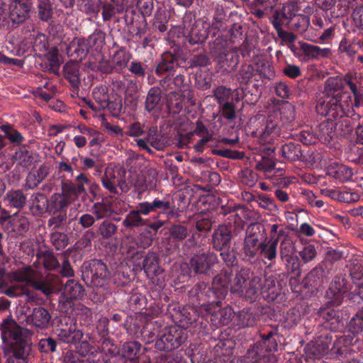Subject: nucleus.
<instances>
[{
	"label": "nucleus",
	"instance_id": "nucleus-40",
	"mask_svg": "<svg viewBox=\"0 0 363 363\" xmlns=\"http://www.w3.org/2000/svg\"><path fill=\"white\" fill-rule=\"evenodd\" d=\"M327 174L341 182L351 180L353 176L352 169L351 168L337 162L332 163L328 167Z\"/></svg>",
	"mask_w": 363,
	"mask_h": 363
},
{
	"label": "nucleus",
	"instance_id": "nucleus-38",
	"mask_svg": "<svg viewBox=\"0 0 363 363\" xmlns=\"http://www.w3.org/2000/svg\"><path fill=\"white\" fill-rule=\"evenodd\" d=\"M128 70L132 74L139 79H144L147 76L150 84H154L156 81V79L152 75L153 67H149L144 62L133 61L130 64Z\"/></svg>",
	"mask_w": 363,
	"mask_h": 363
},
{
	"label": "nucleus",
	"instance_id": "nucleus-28",
	"mask_svg": "<svg viewBox=\"0 0 363 363\" xmlns=\"http://www.w3.org/2000/svg\"><path fill=\"white\" fill-rule=\"evenodd\" d=\"M63 73L64 77L69 82L72 91L78 92L81 84L79 63L72 60L69 61L63 66Z\"/></svg>",
	"mask_w": 363,
	"mask_h": 363
},
{
	"label": "nucleus",
	"instance_id": "nucleus-59",
	"mask_svg": "<svg viewBox=\"0 0 363 363\" xmlns=\"http://www.w3.org/2000/svg\"><path fill=\"white\" fill-rule=\"evenodd\" d=\"M131 55L124 50L116 51L113 57L112 62L115 67L116 73L120 74L128 67Z\"/></svg>",
	"mask_w": 363,
	"mask_h": 363
},
{
	"label": "nucleus",
	"instance_id": "nucleus-33",
	"mask_svg": "<svg viewBox=\"0 0 363 363\" xmlns=\"http://www.w3.org/2000/svg\"><path fill=\"white\" fill-rule=\"evenodd\" d=\"M218 66L224 72H230L235 69L240 62V56L237 52L228 50L215 60Z\"/></svg>",
	"mask_w": 363,
	"mask_h": 363
},
{
	"label": "nucleus",
	"instance_id": "nucleus-12",
	"mask_svg": "<svg viewBox=\"0 0 363 363\" xmlns=\"http://www.w3.org/2000/svg\"><path fill=\"white\" fill-rule=\"evenodd\" d=\"M233 238V226L230 223H222L216 226L211 235V245L214 250L230 248Z\"/></svg>",
	"mask_w": 363,
	"mask_h": 363
},
{
	"label": "nucleus",
	"instance_id": "nucleus-1",
	"mask_svg": "<svg viewBox=\"0 0 363 363\" xmlns=\"http://www.w3.org/2000/svg\"><path fill=\"white\" fill-rule=\"evenodd\" d=\"M352 107V96L344 91L342 77H328L324 83L323 96L318 101L315 106L317 113L336 119L347 116Z\"/></svg>",
	"mask_w": 363,
	"mask_h": 363
},
{
	"label": "nucleus",
	"instance_id": "nucleus-8",
	"mask_svg": "<svg viewBox=\"0 0 363 363\" xmlns=\"http://www.w3.org/2000/svg\"><path fill=\"white\" fill-rule=\"evenodd\" d=\"M126 171L123 167H106L101 177L103 186L111 194H118V187L122 192H128L130 186L124 179Z\"/></svg>",
	"mask_w": 363,
	"mask_h": 363
},
{
	"label": "nucleus",
	"instance_id": "nucleus-3",
	"mask_svg": "<svg viewBox=\"0 0 363 363\" xmlns=\"http://www.w3.org/2000/svg\"><path fill=\"white\" fill-rule=\"evenodd\" d=\"M110 275L106 264L101 259H91L82 267V279L90 287L104 286Z\"/></svg>",
	"mask_w": 363,
	"mask_h": 363
},
{
	"label": "nucleus",
	"instance_id": "nucleus-63",
	"mask_svg": "<svg viewBox=\"0 0 363 363\" xmlns=\"http://www.w3.org/2000/svg\"><path fill=\"white\" fill-rule=\"evenodd\" d=\"M13 157L18 162V164L25 168L31 167L35 162L33 152L26 148L16 152Z\"/></svg>",
	"mask_w": 363,
	"mask_h": 363
},
{
	"label": "nucleus",
	"instance_id": "nucleus-30",
	"mask_svg": "<svg viewBox=\"0 0 363 363\" xmlns=\"http://www.w3.org/2000/svg\"><path fill=\"white\" fill-rule=\"evenodd\" d=\"M57 337L59 340L67 344L80 343L83 337V333L81 330L77 329L75 324L65 325L57 329Z\"/></svg>",
	"mask_w": 363,
	"mask_h": 363
},
{
	"label": "nucleus",
	"instance_id": "nucleus-11",
	"mask_svg": "<svg viewBox=\"0 0 363 363\" xmlns=\"http://www.w3.org/2000/svg\"><path fill=\"white\" fill-rule=\"evenodd\" d=\"M342 312L340 309L321 306L317 311L318 317L322 320L320 328L332 332L340 331L344 327Z\"/></svg>",
	"mask_w": 363,
	"mask_h": 363
},
{
	"label": "nucleus",
	"instance_id": "nucleus-10",
	"mask_svg": "<svg viewBox=\"0 0 363 363\" xmlns=\"http://www.w3.org/2000/svg\"><path fill=\"white\" fill-rule=\"evenodd\" d=\"M23 318L24 319L21 320L22 324L25 323L37 330L48 329L52 321V315L49 311L41 306H35L32 309L28 308Z\"/></svg>",
	"mask_w": 363,
	"mask_h": 363
},
{
	"label": "nucleus",
	"instance_id": "nucleus-64",
	"mask_svg": "<svg viewBox=\"0 0 363 363\" xmlns=\"http://www.w3.org/2000/svg\"><path fill=\"white\" fill-rule=\"evenodd\" d=\"M131 270L127 266H120L117 267L114 273V282L118 286H125L131 281Z\"/></svg>",
	"mask_w": 363,
	"mask_h": 363
},
{
	"label": "nucleus",
	"instance_id": "nucleus-41",
	"mask_svg": "<svg viewBox=\"0 0 363 363\" xmlns=\"http://www.w3.org/2000/svg\"><path fill=\"white\" fill-rule=\"evenodd\" d=\"M300 50L308 59L328 58L332 55L330 48H320L317 45L305 42L300 43Z\"/></svg>",
	"mask_w": 363,
	"mask_h": 363
},
{
	"label": "nucleus",
	"instance_id": "nucleus-35",
	"mask_svg": "<svg viewBox=\"0 0 363 363\" xmlns=\"http://www.w3.org/2000/svg\"><path fill=\"white\" fill-rule=\"evenodd\" d=\"M36 257L46 270L54 271L60 267V262L52 249L40 248L36 253Z\"/></svg>",
	"mask_w": 363,
	"mask_h": 363
},
{
	"label": "nucleus",
	"instance_id": "nucleus-4",
	"mask_svg": "<svg viewBox=\"0 0 363 363\" xmlns=\"http://www.w3.org/2000/svg\"><path fill=\"white\" fill-rule=\"evenodd\" d=\"M179 55L176 52V49L173 51H165L160 57V58L155 62L153 67V70L156 76L160 77L158 83L159 85L163 89V84H167V79L171 80L174 79L177 74L176 72L178 68L180 67L179 63Z\"/></svg>",
	"mask_w": 363,
	"mask_h": 363
},
{
	"label": "nucleus",
	"instance_id": "nucleus-54",
	"mask_svg": "<svg viewBox=\"0 0 363 363\" xmlns=\"http://www.w3.org/2000/svg\"><path fill=\"white\" fill-rule=\"evenodd\" d=\"M118 231V226L111 220L105 219L98 224L97 234L104 240L111 239Z\"/></svg>",
	"mask_w": 363,
	"mask_h": 363
},
{
	"label": "nucleus",
	"instance_id": "nucleus-34",
	"mask_svg": "<svg viewBox=\"0 0 363 363\" xmlns=\"http://www.w3.org/2000/svg\"><path fill=\"white\" fill-rule=\"evenodd\" d=\"M258 319L254 308L245 307L236 314V325L239 328H252L257 325Z\"/></svg>",
	"mask_w": 363,
	"mask_h": 363
},
{
	"label": "nucleus",
	"instance_id": "nucleus-7",
	"mask_svg": "<svg viewBox=\"0 0 363 363\" xmlns=\"http://www.w3.org/2000/svg\"><path fill=\"white\" fill-rule=\"evenodd\" d=\"M183 328L177 325L164 328L155 338V347L160 351L171 352L180 347L186 340Z\"/></svg>",
	"mask_w": 363,
	"mask_h": 363
},
{
	"label": "nucleus",
	"instance_id": "nucleus-58",
	"mask_svg": "<svg viewBox=\"0 0 363 363\" xmlns=\"http://www.w3.org/2000/svg\"><path fill=\"white\" fill-rule=\"evenodd\" d=\"M256 77V70L251 64H242L235 74L236 79L240 84L247 85L253 77Z\"/></svg>",
	"mask_w": 363,
	"mask_h": 363
},
{
	"label": "nucleus",
	"instance_id": "nucleus-13",
	"mask_svg": "<svg viewBox=\"0 0 363 363\" xmlns=\"http://www.w3.org/2000/svg\"><path fill=\"white\" fill-rule=\"evenodd\" d=\"M167 84H163L164 91H169L172 89H177L179 92V95L183 101L192 104V100L194 97V93L189 82L186 79V77L183 74H177L175 76L174 79H172L171 82L167 79Z\"/></svg>",
	"mask_w": 363,
	"mask_h": 363
},
{
	"label": "nucleus",
	"instance_id": "nucleus-26",
	"mask_svg": "<svg viewBox=\"0 0 363 363\" xmlns=\"http://www.w3.org/2000/svg\"><path fill=\"white\" fill-rule=\"evenodd\" d=\"M208 30L209 26L205 22L195 23L186 36V40L191 45H201L208 37Z\"/></svg>",
	"mask_w": 363,
	"mask_h": 363
},
{
	"label": "nucleus",
	"instance_id": "nucleus-55",
	"mask_svg": "<svg viewBox=\"0 0 363 363\" xmlns=\"http://www.w3.org/2000/svg\"><path fill=\"white\" fill-rule=\"evenodd\" d=\"M278 242V237H271L267 242H262L259 254L269 261L274 260L277 255Z\"/></svg>",
	"mask_w": 363,
	"mask_h": 363
},
{
	"label": "nucleus",
	"instance_id": "nucleus-46",
	"mask_svg": "<svg viewBox=\"0 0 363 363\" xmlns=\"http://www.w3.org/2000/svg\"><path fill=\"white\" fill-rule=\"evenodd\" d=\"M208 49L209 54L215 60L229 50L227 38L223 35H218L213 40L209 41Z\"/></svg>",
	"mask_w": 363,
	"mask_h": 363
},
{
	"label": "nucleus",
	"instance_id": "nucleus-20",
	"mask_svg": "<svg viewBox=\"0 0 363 363\" xmlns=\"http://www.w3.org/2000/svg\"><path fill=\"white\" fill-rule=\"evenodd\" d=\"M66 50L67 55L73 57L74 62H82L89 51L88 40L84 38L74 37L67 46Z\"/></svg>",
	"mask_w": 363,
	"mask_h": 363
},
{
	"label": "nucleus",
	"instance_id": "nucleus-62",
	"mask_svg": "<svg viewBox=\"0 0 363 363\" xmlns=\"http://www.w3.org/2000/svg\"><path fill=\"white\" fill-rule=\"evenodd\" d=\"M62 193L60 194H64L68 199H72V196H77L80 195L81 194L85 192V188L83 184H75L72 182L66 181L62 182Z\"/></svg>",
	"mask_w": 363,
	"mask_h": 363
},
{
	"label": "nucleus",
	"instance_id": "nucleus-52",
	"mask_svg": "<svg viewBox=\"0 0 363 363\" xmlns=\"http://www.w3.org/2000/svg\"><path fill=\"white\" fill-rule=\"evenodd\" d=\"M91 211L96 220L110 218L113 213L111 203L104 201L94 203Z\"/></svg>",
	"mask_w": 363,
	"mask_h": 363
},
{
	"label": "nucleus",
	"instance_id": "nucleus-32",
	"mask_svg": "<svg viewBox=\"0 0 363 363\" xmlns=\"http://www.w3.org/2000/svg\"><path fill=\"white\" fill-rule=\"evenodd\" d=\"M262 285L263 281L262 277L253 274L248 280V283L245 289V294L242 295V298L250 303L255 302L259 294H262Z\"/></svg>",
	"mask_w": 363,
	"mask_h": 363
},
{
	"label": "nucleus",
	"instance_id": "nucleus-43",
	"mask_svg": "<svg viewBox=\"0 0 363 363\" xmlns=\"http://www.w3.org/2000/svg\"><path fill=\"white\" fill-rule=\"evenodd\" d=\"M335 136V125L333 121L328 119L319 124L317 140H319L324 144H330Z\"/></svg>",
	"mask_w": 363,
	"mask_h": 363
},
{
	"label": "nucleus",
	"instance_id": "nucleus-49",
	"mask_svg": "<svg viewBox=\"0 0 363 363\" xmlns=\"http://www.w3.org/2000/svg\"><path fill=\"white\" fill-rule=\"evenodd\" d=\"M26 196L21 189L9 191L4 199L9 207L16 209L23 208L26 203Z\"/></svg>",
	"mask_w": 363,
	"mask_h": 363
},
{
	"label": "nucleus",
	"instance_id": "nucleus-48",
	"mask_svg": "<svg viewBox=\"0 0 363 363\" xmlns=\"http://www.w3.org/2000/svg\"><path fill=\"white\" fill-rule=\"evenodd\" d=\"M101 106L107 108L113 116H118L123 108L122 98L117 94L108 95L101 102Z\"/></svg>",
	"mask_w": 363,
	"mask_h": 363
},
{
	"label": "nucleus",
	"instance_id": "nucleus-22",
	"mask_svg": "<svg viewBox=\"0 0 363 363\" xmlns=\"http://www.w3.org/2000/svg\"><path fill=\"white\" fill-rule=\"evenodd\" d=\"M253 272L248 267H241L236 271L231 282V294L242 298L245 294V289Z\"/></svg>",
	"mask_w": 363,
	"mask_h": 363
},
{
	"label": "nucleus",
	"instance_id": "nucleus-21",
	"mask_svg": "<svg viewBox=\"0 0 363 363\" xmlns=\"http://www.w3.org/2000/svg\"><path fill=\"white\" fill-rule=\"evenodd\" d=\"M62 283L57 275L50 274L44 280L31 281V286L35 290L40 291L44 295L48 296L51 294L61 289Z\"/></svg>",
	"mask_w": 363,
	"mask_h": 363
},
{
	"label": "nucleus",
	"instance_id": "nucleus-17",
	"mask_svg": "<svg viewBox=\"0 0 363 363\" xmlns=\"http://www.w3.org/2000/svg\"><path fill=\"white\" fill-rule=\"evenodd\" d=\"M261 295L269 303L281 300L282 286L275 277L270 275L265 277Z\"/></svg>",
	"mask_w": 363,
	"mask_h": 363
},
{
	"label": "nucleus",
	"instance_id": "nucleus-27",
	"mask_svg": "<svg viewBox=\"0 0 363 363\" xmlns=\"http://www.w3.org/2000/svg\"><path fill=\"white\" fill-rule=\"evenodd\" d=\"M162 90L164 89L161 87V86H155L148 90L145 101V110L147 113H153L162 109Z\"/></svg>",
	"mask_w": 363,
	"mask_h": 363
},
{
	"label": "nucleus",
	"instance_id": "nucleus-61",
	"mask_svg": "<svg viewBox=\"0 0 363 363\" xmlns=\"http://www.w3.org/2000/svg\"><path fill=\"white\" fill-rule=\"evenodd\" d=\"M182 102L179 92L177 89L171 90L167 95V106L174 113H179L182 110Z\"/></svg>",
	"mask_w": 363,
	"mask_h": 363
},
{
	"label": "nucleus",
	"instance_id": "nucleus-2",
	"mask_svg": "<svg viewBox=\"0 0 363 363\" xmlns=\"http://www.w3.org/2000/svg\"><path fill=\"white\" fill-rule=\"evenodd\" d=\"M230 289L225 287L215 281L211 286L205 281H199L189 291L191 303L194 306L201 307L207 313H211L216 307H220L222 301L226 298Z\"/></svg>",
	"mask_w": 363,
	"mask_h": 363
},
{
	"label": "nucleus",
	"instance_id": "nucleus-39",
	"mask_svg": "<svg viewBox=\"0 0 363 363\" xmlns=\"http://www.w3.org/2000/svg\"><path fill=\"white\" fill-rule=\"evenodd\" d=\"M62 295L73 300H82L86 296V290L78 281L69 279L64 284Z\"/></svg>",
	"mask_w": 363,
	"mask_h": 363
},
{
	"label": "nucleus",
	"instance_id": "nucleus-36",
	"mask_svg": "<svg viewBox=\"0 0 363 363\" xmlns=\"http://www.w3.org/2000/svg\"><path fill=\"white\" fill-rule=\"evenodd\" d=\"M299 10L298 3L295 1L290 2L287 6H282L281 10H275L272 20L274 27H275L277 23H279L280 26L286 25V23L290 21L294 12Z\"/></svg>",
	"mask_w": 363,
	"mask_h": 363
},
{
	"label": "nucleus",
	"instance_id": "nucleus-42",
	"mask_svg": "<svg viewBox=\"0 0 363 363\" xmlns=\"http://www.w3.org/2000/svg\"><path fill=\"white\" fill-rule=\"evenodd\" d=\"M147 219L143 218L138 211H130L122 221V226L125 231H133L137 228L145 226Z\"/></svg>",
	"mask_w": 363,
	"mask_h": 363
},
{
	"label": "nucleus",
	"instance_id": "nucleus-14",
	"mask_svg": "<svg viewBox=\"0 0 363 363\" xmlns=\"http://www.w3.org/2000/svg\"><path fill=\"white\" fill-rule=\"evenodd\" d=\"M100 341L102 363H122L121 345L110 337H103Z\"/></svg>",
	"mask_w": 363,
	"mask_h": 363
},
{
	"label": "nucleus",
	"instance_id": "nucleus-24",
	"mask_svg": "<svg viewBox=\"0 0 363 363\" xmlns=\"http://www.w3.org/2000/svg\"><path fill=\"white\" fill-rule=\"evenodd\" d=\"M343 85L347 84L354 96L353 106L359 107L360 96L362 94V73L357 74V73L348 72L343 77Z\"/></svg>",
	"mask_w": 363,
	"mask_h": 363
},
{
	"label": "nucleus",
	"instance_id": "nucleus-45",
	"mask_svg": "<svg viewBox=\"0 0 363 363\" xmlns=\"http://www.w3.org/2000/svg\"><path fill=\"white\" fill-rule=\"evenodd\" d=\"M211 320L215 322L216 325H228L235 316V312L231 306H226L220 308L217 311L214 309L211 311Z\"/></svg>",
	"mask_w": 363,
	"mask_h": 363
},
{
	"label": "nucleus",
	"instance_id": "nucleus-60",
	"mask_svg": "<svg viewBox=\"0 0 363 363\" xmlns=\"http://www.w3.org/2000/svg\"><path fill=\"white\" fill-rule=\"evenodd\" d=\"M211 63L209 56L203 51L196 55H192L187 61V66L185 67L186 70L189 69H194L197 67H205L210 65Z\"/></svg>",
	"mask_w": 363,
	"mask_h": 363
},
{
	"label": "nucleus",
	"instance_id": "nucleus-31",
	"mask_svg": "<svg viewBox=\"0 0 363 363\" xmlns=\"http://www.w3.org/2000/svg\"><path fill=\"white\" fill-rule=\"evenodd\" d=\"M281 157L289 162L305 160L301 145L297 142L289 141L281 147Z\"/></svg>",
	"mask_w": 363,
	"mask_h": 363
},
{
	"label": "nucleus",
	"instance_id": "nucleus-5",
	"mask_svg": "<svg viewBox=\"0 0 363 363\" xmlns=\"http://www.w3.org/2000/svg\"><path fill=\"white\" fill-rule=\"evenodd\" d=\"M72 203V199L64 194L55 193L49 198L48 213L52 216L48 220V225L53 226V229H59L63 226L67 220V208Z\"/></svg>",
	"mask_w": 363,
	"mask_h": 363
},
{
	"label": "nucleus",
	"instance_id": "nucleus-51",
	"mask_svg": "<svg viewBox=\"0 0 363 363\" xmlns=\"http://www.w3.org/2000/svg\"><path fill=\"white\" fill-rule=\"evenodd\" d=\"M286 26L291 30L303 33L309 26V18L307 16L296 14L294 12L290 21L286 23Z\"/></svg>",
	"mask_w": 363,
	"mask_h": 363
},
{
	"label": "nucleus",
	"instance_id": "nucleus-57",
	"mask_svg": "<svg viewBox=\"0 0 363 363\" xmlns=\"http://www.w3.org/2000/svg\"><path fill=\"white\" fill-rule=\"evenodd\" d=\"M336 137L349 138L354 130L353 121L351 118H345L334 123Z\"/></svg>",
	"mask_w": 363,
	"mask_h": 363
},
{
	"label": "nucleus",
	"instance_id": "nucleus-15",
	"mask_svg": "<svg viewBox=\"0 0 363 363\" xmlns=\"http://www.w3.org/2000/svg\"><path fill=\"white\" fill-rule=\"evenodd\" d=\"M124 20L127 26L135 28V37L141 38L147 30V22L145 17L133 7L127 8L125 11Z\"/></svg>",
	"mask_w": 363,
	"mask_h": 363
},
{
	"label": "nucleus",
	"instance_id": "nucleus-9",
	"mask_svg": "<svg viewBox=\"0 0 363 363\" xmlns=\"http://www.w3.org/2000/svg\"><path fill=\"white\" fill-rule=\"evenodd\" d=\"M128 253L132 259H138L143 258L142 262L143 269L147 277L153 278L164 272L163 269L160 266V258L156 252L148 251L145 255L144 251L135 250L134 246L130 245Z\"/></svg>",
	"mask_w": 363,
	"mask_h": 363
},
{
	"label": "nucleus",
	"instance_id": "nucleus-6",
	"mask_svg": "<svg viewBox=\"0 0 363 363\" xmlns=\"http://www.w3.org/2000/svg\"><path fill=\"white\" fill-rule=\"evenodd\" d=\"M218 263L217 255L211 250H201L194 254L189 260L188 267L194 276L210 277L213 267Z\"/></svg>",
	"mask_w": 363,
	"mask_h": 363
},
{
	"label": "nucleus",
	"instance_id": "nucleus-53",
	"mask_svg": "<svg viewBox=\"0 0 363 363\" xmlns=\"http://www.w3.org/2000/svg\"><path fill=\"white\" fill-rule=\"evenodd\" d=\"M196 312L193 308L184 307L179 310L176 314L175 318L178 323L180 324V328H186L196 321Z\"/></svg>",
	"mask_w": 363,
	"mask_h": 363
},
{
	"label": "nucleus",
	"instance_id": "nucleus-56",
	"mask_svg": "<svg viewBox=\"0 0 363 363\" xmlns=\"http://www.w3.org/2000/svg\"><path fill=\"white\" fill-rule=\"evenodd\" d=\"M37 16L43 22H48L52 18L53 7L51 0L38 1Z\"/></svg>",
	"mask_w": 363,
	"mask_h": 363
},
{
	"label": "nucleus",
	"instance_id": "nucleus-44",
	"mask_svg": "<svg viewBox=\"0 0 363 363\" xmlns=\"http://www.w3.org/2000/svg\"><path fill=\"white\" fill-rule=\"evenodd\" d=\"M154 212L159 211L160 213L167 216H174L176 212V206L174 204L173 199L165 196L162 199L155 198L152 201Z\"/></svg>",
	"mask_w": 363,
	"mask_h": 363
},
{
	"label": "nucleus",
	"instance_id": "nucleus-47",
	"mask_svg": "<svg viewBox=\"0 0 363 363\" xmlns=\"http://www.w3.org/2000/svg\"><path fill=\"white\" fill-rule=\"evenodd\" d=\"M169 237L168 239L171 242L179 244L186 240L189 235V230L186 225L181 223H175L170 225L168 230Z\"/></svg>",
	"mask_w": 363,
	"mask_h": 363
},
{
	"label": "nucleus",
	"instance_id": "nucleus-29",
	"mask_svg": "<svg viewBox=\"0 0 363 363\" xmlns=\"http://www.w3.org/2000/svg\"><path fill=\"white\" fill-rule=\"evenodd\" d=\"M9 357L28 359L31 351V344L28 342L27 337L24 336L15 341L7 343Z\"/></svg>",
	"mask_w": 363,
	"mask_h": 363
},
{
	"label": "nucleus",
	"instance_id": "nucleus-19",
	"mask_svg": "<svg viewBox=\"0 0 363 363\" xmlns=\"http://www.w3.org/2000/svg\"><path fill=\"white\" fill-rule=\"evenodd\" d=\"M329 273L327 263L320 262L308 273L306 277L307 284L316 289L323 287L328 281Z\"/></svg>",
	"mask_w": 363,
	"mask_h": 363
},
{
	"label": "nucleus",
	"instance_id": "nucleus-50",
	"mask_svg": "<svg viewBox=\"0 0 363 363\" xmlns=\"http://www.w3.org/2000/svg\"><path fill=\"white\" fill-rule=\"evenodd\" d=\"M363 40L357 43L350 42L347 38H344L340 43L338 53L345 54L349 57H353L358 52V48L362 50Z\"/></svg>",
	"mask_w": 363,
	"mask_h": 363
},
{
	"label": "nucleus",
	"instance_id": "nucleus-23",
	"mask_svg": "<svg viewBox=\"0 0 363 363\" xmlns=\"http://www.w3.org/2000/svg\"><path fill=\"white\" fill-rule=\"evenodd\" d=\"M262 241L259 239V235L255 233H247L243 242L242 251L244 259L251 261L260 253Z\"/></svg>",
	"mask_w": 363,
	"mask_h": 363
},
{
	"label": "nucleus",
	"instance_id": "nucleus-37",
	"mask_svg": "<svg viewBox=\"0 0 363 363\" xmlns=\"http://www.w3.org/2000/svg\"><path fill=\"white\" fill-rule=\"evenodd\" d=\"M49 207V198L42 192L32 194L30 198V209L34 216H43L48 213Z\"/></svg>",
	"mask_w": 363,
	"mask_h": 363
},
{
	"label": "nucleus",
	"instance_id": "nucleus-25",
	"mask_svg": "<svg viewBox=\"0 0 363 363\" xmlns=\"http://www.w3.org/2000/svg\"><path fill=\"white\" fill-rule=\"evenodd\" d=\"M82 357L86 358L87 361L93 363H102V354L101 353V341L99 346L90 344L88 341H82L76 347Z\"/></svg>",
	"mask_w": 363,
	"mask_h": 363
},
{
	"label": "nucleus",
	"instance_id": "nucleus-16",
	"mask_svg": "<svg viewBox=\"0 0 363 363\" xmlns=\"http://www.w3.org/2000/svg\"><path fill=\"white\" fill-rule=\"evenodd\" d=\"M32 3L29 0H11L9 4L10 18L13 23H22L30 16Z\"/></svg>",
	"mask_w": 363,
	"mask_h": 363
},
{
	"label": "nucleus",
	"instance_id": "nucleus-18",
	"mask_svg": "<svg viewBox=\"0 0 363 363\" xmlns=\"http://www.w3.org/2000/svg\"><path fill=\"white\" fill-rule=\"evenodd\" d=\"M0 330L3 342L6 344L26 336L24 329L12 318L4 320L0 325Z\"/></svg>",
	"mask_w": 363,
	"mask_h": 363
}]
</instances>
